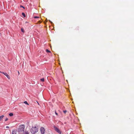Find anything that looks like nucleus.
I'll return each instance as SVG.
<instances>
[{"label": "nucleus", "instance_id": "obj_7", "mask_svg": "<svg viewBox=\"0 0 134 134\" xmlns=\"http://www.w3.org/2000/svg\"><path fill=\"white\" fill-rule=\"evenodd\" d=\"M4 116L3 115H2L0 116V121L4 117Z\"/></svg>", "mask_w": 134, "mask_h": 134}, {"label": "nucleus", "instance_id": "obj_20", "mask_svg": "<svg viewBox=\"0 0 134 134\" xmlns=\"http://www.w3.org/2000/svg\"><path fill=\"white\" fill-rule=\"evenodd\" d=\"M2 73L4 75V74L5 73H4V72H2Z\"/></svg>", "mask_w": 134, "mask_h": 134}, {"label": "nucleus", "instance_id": "obj_17", "mask_svg": "<svg viewBox=\"0 0 134 134\" xmlns=\"http://www.w3.org/2000/svg\"><path fill=\"white\" fill-rule=\"evenodd\" d=\"M8 120V119L7 118H5V121H7Z\"/></svg>", "mask_w": 134, "mask_h": 134}, {"label": "nucleus", "instance_id": "obj_21", "mask_svg": "<svg viewBox=\"0 0 134 134\" xmlns=\"http://www.w3.org/2000/svg\"><path fill=\"white\" fill-rule=\"evenodd\" d=\"M6 128H9V127L8 126H6Z\"/></svg>", "mask_w": 134, "mask_h": 134}, {"label": "nucleus", "instance_id": "obj_2", "mask_svg": "<svg viewBox=\"0 0 134 134\" xmlns=\"http://www.w3.org/2000/svg\"><path fill=\"white\" fill-rule=\"evenodd\" d=\"M38 131V129L36 127H32L31 130V132L33 134H35Z\"/></svg>", "mask_w": 134, "mask_h": 134}, {"label": "nucleus", "instance_id": "obj_6", "mask_svg": "<svg viewBox=\"0 0 134 134\" xmlns=\"http://www.w3.org/2000/svg\"><path fill=\"white\" fill-rule=\"evenodd\" d=\"M4 75H5L9 79H10V77L7 73H6L4 74Z\"/></svg>", "mask_w": 134, "mask_h": 134}, {"label": "nucleus", "instance_id": "obj_15", "mask_svg": "<svg viewBox=\"0 0 134 134\" xmlns=\"http://www.w3.org/2000/svg\"><path fill=\"white\" fill-rule=\"evenodd\" d=\"M24 134H29L27 131H25Z\"/></svg>", "mask_w": 134, "mask_h": 134}, {"label": "nucleus", "instance_id": "obj_14", "mask_svg": "<svg viewBox=\"0 0 134 134\" xmlns=\"http://www.w3.org/2000/svg\"><path fill=\"white\" fill-rule=\"evenodd\" d=\"M63 112L65 114L67 112V111L66 110H63Z\"/></svg>", "mask_w": 134, "mask_h": 134}, {"label": "nucleus", "instance_id": "obj_11", "mask_svg": "<svg viewBox=\"0 0 134 134\" xmlns=\"http://www.w3.org/2000/svg\"><path fill=\"white\" fill-rule=\"evenodd\" d=\"M41 80L43 82L44 81V78H42L41 79Z\"/></svg>", "mask_w": 134, "mask_h": 134}, {"label": "nucleus", "instance_id": "obj_23", "mask_svg": "<svg viewBox=\"0 0 134 134\" xmlns=\"http://www.w3.org/2000/svg\"><path fill=\"white\" fill-rule=\"evenodd\" d=\"M39 23H40L41 22L40 21H39Z\"/></svg>", "mask_w": 134, "mask_h": 134}, {"label": "nucleus", "instance_id": "obj_4", "mask_svg": "<svg viewBox=\"0 0 134 134\" xmlns=\"http://www.w3.org/2000/svg\"><path fill=\"white\" fill-rule=\"evenodd\" d=\"M54 128L55 129V130L57 132H58L59 133H61V132L59 130L58 128L55 127H54Z\"/></svg>", "mask_w": 134, "mask_h": 134}, {"label": "nucleus", "instance_id": "obj_13", "mask_svg": "<svg viewBox=\"0 0 134 134\" xmlns=\"http://www.w3.org/2000/svg\"><path fill=\"white\" fill-rule=\"evenodd\" d=\"M21 31L22 32H24V29L23 28L21 29Z\"/></svg>", "mask_w": 134, "mask_h": 134}, {"label": "nucleus", "instance_id": "obj_16", "mask_svg": "<svg viewBox=\"0 0 134 134\" xmlns=\"http://www.w3.org/2000/svg\"><path fill=\"white\" fill-rule=\"evenodd\" d=\"M34 18H39V17H38V16H35L34 17Z\"/></svg>", "mask_w": 134, "mask_h": 134}, {"label": "nucleus", "instance_id": "obj_8", "mask_svg": "<svg viewBox=\"0 0 134 134\" xmlns=\"http://www.w3.org/2000/svg\"><path fill=\"white\" fill-rule=\"evenodd\" d=\"M9 115L10 116H12L13 115V114L12 113H10L9 114Z\"/></svg>", "mask_w": 134, "mask_h": 134}, {"label": "nucleus", "instance_id": "obj_1", "mask_svg": "<svg viewBox=\"0 0 134 134\" xmlns=\"http://www.w3.org/2000/svg\"><path fill=\"white\" fill-rule=\"evenodd\" d=\"M25 126L24 125H20L19 128L18 129V131L19 132L22 133H23L24 130Z\"/></svg>", "mask_w": 134, "mask_h": 134}, {"label": "nucleus", "instance_id": "obj_22", "mask_svg": "<svg viewBox=\"0 0 134 134\" xmlns=\"http://www.w3.org/2000/svg\"><path fill=\"white\" fill-rule=\"evenodd\" d=\"M37 103L38 104V105H39V103H38L37 102Z\"/></svg>", "mask_w": 134, "mask_h": 134}, {"label": "nucleus", "instance_id": "obj_5", "mask_svg": "<svg viewBox=\"0 0 134 134\" xmlns=\"http://www.w3.org/2000/svg\"><path fill=\"white\" fill-rule=\"evenodd\" d=\"M16 131L15 130H13L12 132V134H16Z\"/></svg>", "mask_w": 134, "mask_h": 134}, {"label": "nucleus", "instance_id": "obj_24", "mask_svg": "<svg viewBox=\"0 0 134 134\" xmlns=\"http://www.w3.org/2000/svg\"><path fill=\"white\" fill-rule=\"evenodd\" d=\"M18 73L19 74V71H18Z\"/></svg>", "mask_w": 134, "mask_h": 134}, {"label": "nucleus", "instance_id": "obj_3", "mask_svg": "<svg viewBox=\"0 0 134 134\" xmlns=\"http://www.w3.org/2000/svg\"><path fill=\"white\" fill-rule=\"evenodd\" d=\"M40 130L41 134H44L45 129L44 127H41L40 129Z\"/></svg>", "mask_w": 134, "mask_h": 134}, {"label": "nucleus", "instance_id": "obj_9", "mask_svg": "<svg viewBox=\"0 0 134 134\" xmlns=\"http://www.w3.org/2000/svg\"><path fill=\"white\" fill-rule=\"evenodd\" d=\"M24 103L26 104H27L28 105H29V104L27 103L26 101H25L24 102Z\"/></svg>", "mask_w": 134, "mask_h": 134}, {"label": "nucleus", "instance_id": "obj_12", "mask_svg": "<svg viewBox=\"0 0 134 134\" xmlns=\"http://www.w3.org/2000/svg\"><path fill=\"white\" fill-rule=\"evenodd\" d=\"M46 51L47 52V53H48V52H51L49 50H48V49H47L46 50Z\"/></svg>", "mask_w": 134, "mask_h": 134}, {"label": "nucleus", "instance_id": "obj_25", "mask_svg": "<svg viewBox=\"0 0 134 134\" xmlns=\"http://www.w3.org/2000/svg\"><path fill=\"white\" fill-rule=\"evenodd\" d=\"M26 23H27V22H26Z\"/></svg>", "mask_w": 134, "mask_h": 134}, {"label": "nucleus", "instance_id": "obj_18", "mask_svg": "<svg viewBox=\"0 0 134 134\" xmlns=\"http://www.w3.org/2000/svg\"><path fill=\"white\" fill-rule=\"evenodd\" d=\"M20 7H22V8H24V9L25 8L22 5H20Z\"/></svg>", "mask_w": 134, "mask_h": 134}, {"label": "nucleus", "instance_id": "obj_10", "mask_svg": "<svg viewBox=\"0 0 134 134\" xmlns=\"http://www.w3.org/2000/svg\"><path fill=\"white\" fill-rule=\"evenodd\" d=\"M22 15H23L24 16V17H25V14H24V13H22Z\"/></svg>", "mask_w": 134, "mask_h": 134}, {"label": "nucleus", "instance_id": "obj_19", "mask_svg": "<svg viewBox=\"0 0 134 134\" xmlns=\"http://www.w3.org/2000/svg\"><path fill=\"white\" fill-rule=\"evenodd\" d=\"M55 114L56 115H58V114H57V113L56 112V111H55Z\"/></svg>", "mask_w": 134, "mask_h": 134}]
</instances>
